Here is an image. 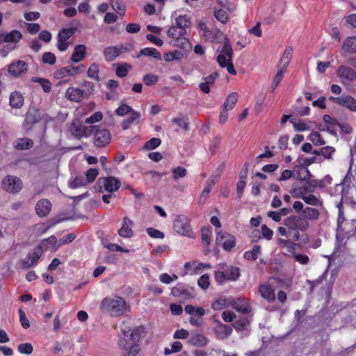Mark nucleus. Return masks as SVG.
<instances>
[{"instance_id":"nucleus-44","label":"nucleus","mask_w":356,"mask_h":356,"mask_svg":"<svg viewBox=\"0 0 356 356\" xmlns=\"http://www.w3.org/2000/svg\"><path fill=\"white\" fill-rule=\"evenodd\" d=\"M186 33V31L181 29L178 26H171L168 31V35L172 38V40H175L179 37L184 36Z\"/></svg>"},{"instance_id":"nucleus-57","label":"nucleus","mask_w":356,"mask_h":356,"mask_svg":"<svg viewBox=\"0 0 356 356\" xmlns=\"http://www.w3.org/2000/svg\"><path fill=\"white\" fill-rule=\"evenodd\" d=\"M216 184V180H213V179L209 178L205 184V186L202 193L201 197L204 200L207 199V197L208 195L209 194V193L211 192L213 186Z\"/></svg>"},{"instance_id":"nucleus-1","label":"nucleus","mask_w":356,"mask_h":356,"mask_svg":"<svg viewBox=\"0 0 356 356\" xmlns=\"http://www.w3.org/2000/svg\"><path fill=\"white\" fill-rule=\"evenodd\" d=\"M129 332L130 330L122 331L118 344L120 348L127 351L126 353L136 355L140 350L138 342L141 334L145 332V327L143 326L136 327L130 333Z\"/></svg>"},{"instance_id":"nucleus-9","label":"nucleus","mask_w":356,"mask_h":356,"mask_svg":"<svg viewBox=\"0 0 356 356\" xmlns=\"http://www.w3.org/2000/svg\"><path fill=\"white\" fill-rule=\"evenodd\" d=\"M94 129H95V126L86 127L79 120H74L70 126L71 134L76 138L90 136V130Z\"/></svg>"},{"instance_id":"nucleus-32","label":"nucleus","mask_w":356,"mask_h":356,"mask_svg":"<svg viewBox=\"0 0 356 356\" xmlns=\"http://www.w3.org/2000/svg\"><path fill=\"white\" fill-rule=\"evenodd\" d=\"M103 53L106 60L111 62L120 54V50L116 46H110L105 48Z\"/></svg>"},{"instance_id":"nucleus-51","label":"nucleus","mask_w":356,"mask_h":356,"mask_svg":"<svg viewBox=\"0 0 356 356\" xmlns=\"http://www.w3.org/2000/svg\"><path fill=\"white\" fill-rule=\"evenodd\" d=\"M211 229L209 227H204L201 229V238L202 241L204 245H209L211 240Z\"/></svg>"},{"instance_id":"nucleus-26","label":"nucleus","mask_w":356,"mask_h":356,"mask_svg":"<svg viewBox=\"0 0 356 356\" xmlns=\"http://www.w3.org/2000/svg\"><path fill=\"white\" fill-rule=\"evenodd\" d=\"M170 43L175 47L184 49L185 51H189L192 49V44L184 35L179 37L175 40H172Z\"/></svg>"},{"instance_id":"nucleus-3","label":"nucleus","mask_w":356,"mask_h":356,"mask_svg":"<svg viewBox=\"0 0 356 356\" xmlns=\"http://www.w3.org/2000/svg\"><path fill=\"white\" fill-rule=\"evenodd\" d=\"M337 76L345 86H350L356 82V71L350 66L341 65L336 71Z\"/></svg>"},{"instance_id":"nucleus-62","label":"nucleus","mask_w":356,"mask_h":356,"mask_svg":"<svg viewBox=\"0 0 356 356\" xmlns=\"http://www.w3.org/2000/svg\"><path fill=\"white\" fill-rule=\"evenodd\" d=\"M297 179L305 182L309 179L312 177L310 171L307 168L300 167Z\"/></svg>"},{"instance_id":"nucleus-30","label":"nucleus","mask_w":356,"mask_h":356,"mask_svg":"<svg viewBox=\"0 0 356 356\" xmlns=\"http://www.w3.org/2000/svg\"><path fill=\"white\" fill-rule=\"evenodd\" d=\"M317 187L323 188H325V184H323V181L320 179H309L304 183L303 190H305V191H308V193H313Z\"/></svg>"},{"instance_id":"nucleus-45","label":"nucleus","mask_w":356,"mask_h":356,"mask_svg":"<svg viewBox=\"0 0 356 356\" xmlns=\"http://www.w3.org/2000/svg\"><path fill=\"white\" fill-rule=\"evenodd\" d=\"M304 184L300 186L298 184H293L290 193L293 197L301 198L302 197L308 193V191H305Z\"/></svg>"},{"instance_id":"nucleus-31","label":"nucleus","mask_w":356,"mask_h":356,"mask_svg":"<svg viewBox=\"0 0 356 356\" xmlns=\"http://www.w3.org/2000/svg\"><path fill=\"white\" fill-rule=\"evenodd\" d=\"M33 146V142L29 138H18L14 143V147L18 150H26Z\"/></svg>"},{"instance_id":"nucleus-42","label":"nucleus","mask_w":356,"mask_h":356,"mask_svg":"<svg viewBox=\"0 0 356 356\" xmlns=\"http://www.w3.org/2000/svg\"><path fill=\"white\" fill-rule=\"evenodd\" d=\"M297 161L299 164V167L302 166V165L308 166L314 163L323 162V157L312 156L310 158H306V157L300 156L298 159Z\"/></svg>"},{"instance_id":"nucleus-61","label":"nucleus","mask_w":356,"mask_h":356,"mask_svg":"<svg viewBox=\"0 0 356 356\" xmlns=\"http://www.w3.org/2000/svg\"><path fill=\"white\" fill-rule=\"evenodd\" d=\"M42 63L49 65H54L56 61V57L54 54L51 52H44L42 58Z\"/></svg>"},{"instance_id":"nucleus-47","label":"nucleus","mask_w":356,"mask_h":356,"mask_svg":"<svg viewBox=\"0 0 356 356\" xmlns=\"http://www.w3.org/2000/svg\"><path fill=\"white\" fill-rule=\"evenodd\" d=\"M302 200L307 204L323 207V202L313 194H306L302 197Z\"/></svg>"},{"instance_id":"nucleus-33","label":"nucleus","mask_w":356,"mask_h":356,"mask_svg":"<svg viewBox=\"0 0 356 356\" xmlns=\"http://www.w3.org/2000/svg\"><path fill=\"white\" fill-rule=\"evenodd\" d=\"M140 114L136 111H132L129 118L122 122V127L124 130L128 129L131 124H136L139 122Z\"/></svg>"},{"instance_id":"nucleus-60","label":"nucleus","mask_w":356,"mask_h":356,"mask_svg":"<svg viewBox=\"0 0 356 356\" xmlns=\"http://www.w3.org/2000/svg\"><path fill=\"white\" fill-rule=\"evenodd\" d=\"M172 177L175 180H177L179 178H183L186 175V168L179 166L174 168L172 170Z\"/></svg>"},{"instance_id":"nucleus-2","label":"nucleus","mask_w":356,"mask_h":356,"mask_svg":"<svg viewBox=\"0 0 356 356\" xmlns=\"http://www.w3.org/2000/svg\"><path fill=\"white\" fill-rule=\"evenodd\" d=\"M100 309L112 317H119L129 312L130 306L122 297H106L101 302Z\"/></svg>"},{"instance_id":"nucleus-11","label":"nucleus","mask_w":356,"mask_h":356,"mask_svg":"<svg viewBox=\"0 0 356 356\" xmlns=\"http://www.w3.org/2000/svg\"><path fill=\"white\" fill-rule=\"evenodd\" d=\"M171 295L175 297L191 299L195 297V289L184 283H178L171 290Z\"/></svg>"},{"instance_id":"nucleus-12","label":"nucleus","mask_w":356,"mask_h":356,"mask_svg":"<svg viewBox=\"0 0 356 356\" xmlns=\"http://www.w3.org/2000/svg\"><path fill=\"white\" fill-rule=\"evenodd\" d=\"M97 186L104 191L113 193L118 191L120 186V181L114 177H101L98 179Z\"/></svg>"},{"instance_id":"nucleus-19","label":"nucleus","mask_w":356,"mask_h":356,"mask_svg":"<svg viewBox=\"0 0 356 356\" xmlns=\"http://www.w3.org/2000/svg\"><path fill=\"white\" fill-rule=\"evenodd\" d=\"M86 56V47L84 44H77L74 47L70 61L74 63L84 60Z\"/></svg>"},{"instance_id":"nucleus-36","label":"nucleus","mask_w":356,"mask_h":356,"mask_svg":"<svg viewBox=\"0 0 356 356\" xmlns=\"http://www.w3.org/2000/svg\"><path fill=\"white\" fill-rule=\"evenodd\" d=\"M302 214L307 220H316L319 218L320 212L316 208L307 207L303 209Z\"/></svg>"},{"instance_id":"nucleus-18","label":"nucleus","mask_w":356,"mask_h":356,"mask_svg":"<svg viewBox=\"0 0 356 356\" xmlns=\"http://www.w3.org/2000/svg\"><path fill=\"white\" fill-rule=\"evenodd\" d=\"M86 92L83 90L70 87L67 89L65 97L70 101L80 102L83 99Z\"/></svg>"},{"instance_id":"nucleus-29","label":"nucleus","mask_w":356,"mask_h":356,"mask_svg":"<svg viewBox=\"0 0 356 356\" xmlns=\"http://www.w3.org/2000/svg\"><path fill=\"white\" fill-rule=\"evenodd\" d=\"M232 332V328L225 324H219L215 328V333L220 339L227 338Z\"/></svg>"},{"instance_id":"nucleus-6","label":"nucleus","mask_w":356,"mask_h":356,"mask_svg":"<svg viewBox=\"0 0 356 356\" xmlns=\"http://www.w3.org/2000/svg\"><path fill=\"white\" fill-rule=\"evenodd\" d=\"M95 129L90 130V136L94 134V144L98 147H102L108 145L111 140V135L106 129H100L99 126L94 125Z\"/></svg>"},{"instance_id":"nucleus-14","label":"nucleus","mask_w":356,"mask_h":356,"mask_svg":"<svg viewBox=\"0 0 356 356\" xmlns=\"http://www.w3.org/2000/svg\"><path fill=\"white\" fill-rule=\"evenodd\" d=\"M51 202L48 199L40 200L35 207V213L40 218L47 216L51 212Z\"/></svg>"},{"instance_id":"nucleus-38","label":"nucleus","mask_w":356,"mask_h":356,"mask_svg":"<svg viewBox=\"0 0 356 356\" xmlns=\"http://www.w3.org/2000/svg\"><path fill=\"white\" fill-rule=\"evenodd\" d=\"M292 51H293V49L291 47H287L281 59H280V68H284V70H286V68L287 67V66L289 65V63H290V60L291 59V57H292Z\"/></svg>"},{"instance_id":"nucleus-43","label":"nucleus","mask_w":356,"mask_h":356,"mask_svg":"<svg viewBox=\"0 0 356 356\" xmlns=\"http://www.w3.org/2000/svg\"><path fill=\"white\" fill-rule=\"evenodd\" d=\"M261 254V246L255 245L252 249L244 253V258L249 261H254Z\"/></svg>"},{"instance_id":"nucleus-39","label":"nucleus","mask_w":356,"mask_h":356,"mask_svg":"<svg viewBox=\"0 0 356 356\" xmlns=\"http://www.w3.org/2000/svg\"><path fill=\"white\" fill-rule=\"evenodd\" d=\"M99 68L98 64L93 63H92L87 71V75L89 78L95 80L97 82L100 81L99 76Z\"/></svg>"},{"instance_id":"nucleus-16","label":"nucleus","mask_w":356,"mask_h":356,"mask_svg":"<svg viewBox=\"0 0 356 356\" xmlns=\"http://www.w3.org/2000/svg\"><path fill=\"white\" fill-rule=\"evenodd\" d=\"M259 293L261 296L266 299L268 302L275 301L276 296L275 289L268 284H261L258 289Z\"/></svg>"},{"instance_id":"nucleus-35","label":"nucleus","mask_w":356,"mask_h":356,"mask_svg":"<svg viewBox=\"0 0 356 356\" xmlns=\"http://www.w3.org/2000/svg\"><path fill=\"white\" fill-rule=\"evenodd\" d=\"M207 342V339L200 334H193L188 339V343L190 344L198 347H203L206 346Z\"/></svg>"},{"instance_id":"nucleus-41","label":"nucleus","mask_w":356,"mask_h":356,"mask_svg":"<svg viewBox=\"0 0 356 356\" xmlns=\"http://www.w3.org/2000/svg\"><path fill=\"white\" fill-rule=\"evenodd\" d=\"M56 243H57V238L55 236H51L50 237L42 240L40 244L38 245V247H40L42 251L44 250H47L51 246L54 248V250L56 249Z\"/></svg>"},{"instance_id":"nucleus-50","label":"nucleus","mask_w":356,"mask_h":356,"mask_svg":"<svg viewBox=\"0 0 356 356\" xmlns=\"http://www.w3.org/2000/svg\"><path fill=\"white\" fill-rule=\"evenodd\" d=\"M32 81L34 83H38L40 84L42 90L45 92H49L51 89V83L45 78L33 77Z\"/></svg>"},{"instance_id":"nucleus-40","label":"nucleus","mask_w":356,"mask_h":356,"mask_svg":"<svg viewBox=\"0 0 356 356\" xmlns=\"http://www.w3.org/2000/svg\"><path fill=\"white\" fill-rule=\"evenodd\" d=\"M237 99L238 95L236 92H232L229 94L224 102V110H232L235 106Z\"/></svg>"},{"instance_id":"nucleus-23","label":"nucleus","mask_w":356,"mask_h":356,"mask_svg":"<svg viewBox=\"0 0 356 356\" xmlns=\"http://www.w3.org/2000/svg\"><path fill=\"white\" fill-rule=\"evenodd\" d=\"M39 113L37 110L33 111H29L25 116L24 127L29 129L32 126L39 121Z\"/></svg>"},{"instance_id":"nucleus-46","label":"nucleus","mask_w":356,"mask_h":356,"mask_svg":"<svg viewBox=\"0 0 356 356\" xmlns=\"http://www.w3.org/2000/svg\"><path fill=\"white\" fill-rule=\"evenodd\" d=\"M183 57L184 54L177 50L165 53L163 55V59L167 62L180 60Z\"/></svg>"},{"instance_id":"nucleus-53","label":"nucleus","mask_w":356,"mask_h":356,"mask_svg":"<svg viewBox=\"0 0 356 356\" xmlns=\"http://www.w3.org/2000/svg\"><path fill=\"white\" fill-rule=\"evenodd\" d=\"M131 69V65L124 63L118 66L115 70L116 75L118 77L123 78L125 77L129 70Z\"/></svg>"},{"instance_id":"nucleus-25","label":"nucleus","mask_w":356,"mask_h":356,"mask_svg":"<svg viewBox=\"0 0 356 356\" xmlns=\"http://www.w3.org/2000/svg\"><path fill=\"white\" fill-rule=\"evenodd\" d=\"M340 106L353 112H356V99L348 95H342Z\"/></svg>"},{"instance_id":"nucleus-49","label":"nucleus","mask_w":356,"mask_h":356,"mask_svg":"<svg viewBox=\"0 0 356 356\" xmlns=\"http://www.w3.org/2000/svg\"><path fill=\"white\" fill-rule=\"evenodd\" d=\"M337 245L335 248V250L333 252L332 257L337 258L341 256V253H345L346 248V242L343 243V238L339 241V236L337 235Z\"/></svg>"},{"instance_id":"nucleus-28","label":"nucleus","mask_w":356,"mask_h":356,"mask_svg":"<svg viewBox=\"0 0 356 356\" xmlns=\"http://www.w3.org/2000/svg\"><path fill=\"white\" fill-rule=\"evenodd\" d=\"M219 76V74L218 72H214L207 77L204 78V81L200 84V89L206 94H208L210 92L209 85H211L214 83L215 79Z\"/></svg>"},{"instance_id":"nucleus-22","label":"nucleus","mask_w":356,"mask_h":356,"mask_svg":"<svg viewBox=\"0 0 356 356\" xmlns=\"http://www.w3.org/2000/svg\"><path fill=\"white\" fill-rule=\"evenodd\" d=\"M232 307L243 314H249L251 312L250 305L244 298H238L233 300Z\"/></svg>"},{"instance_id":"nucleus-37","label":"nucleus","mask_w":356,"mask_h":356,"mask_svg":"<svg viewBox=\"0 0 356 356\" xmlns=\"http://www.w3.org/2000/svg\"><path fill=\"white\" fill-rule=\"evenodd\" d=\"M111 8L120 15L123 16L125 14L126 6L122 0H108Z\"/></svg>"},{"instance_id":"nucleus-24","label":"nucleus","mask_w":356,"mask_h":356,"mask_svg":"<svg viewBox=\"0 0 356 356\" xmlns=\"http://www.w3.org/2000/svg\"><path fill=\"white\" fill-rule=\"evenodd\" d=\"M217 51L220 52L219 55L223 56L225 59L232 60L234 51L227 38H225L222 47L221 49L218 47Z\"/></svg>"},{"instance_id":"nucleus-20","label":"nucleus","mask_w":356,"mask_h":356,"mask_svg":"<svg viewBox=\"0 0 356 356\" xmlns=\"http://www.w3.org/2000/svg\"><path fill=\"white\" fill-rule=\"evenodd\" d=\"M132 225L133 222L130 219L127 217H124L122 226L118 231V234L124 238L131 237L133 235Z\"/></svg>"},{"instance_id":"nucleus-27","label":"nucleus","mask_w":356,"mask_h":356,"mask_svg":"<svg viewBox=\"0 0 356 356\" xmlns=\"http://www.w3.org/2000/svg\"><path fill=\"white\" fill-rule=\"evenodd\" d=\"M10 105L12 108H20L24 105V97L21 92L15 91L10 95Z\"/></svg>"},{"instance_id":"nucleus-64","label":"nucleus","mask_w":356,"mask_h":356,"mask_svg":"<svg viewBox=\"0 0 356 356\" xmlns=\"http://www.w3.org/2000/svg\"><path fill=\"white\" fill-rule=\"evenodd\" d=\"M99 172L95 168H90L86 172V180H87L88 184L92 183L96 177H97Z\"/></svg>"},{"instance_id":"nucleus-58","label":"nucleus","mask_w":356,"mask_h":356,"mask_svg":"<svg viewBox=\"0 0 356 356\" xmlns=\"http://www.w3.org/2000/svg\"><path fill=\"white\" fill-rule=\"evenodd\" d=\"M17 350L22 354L30 355L33 353V348L30 343H23L18 346Z\"/></svg>"},{"instance_id":"nucleus-4","label":"nucleus","mask_w":356,"mask_h":356,"mask_svg":"<svg viewBox=\"0 0 356 356\" xmlns=\"http://www.w3.org/2000/svg\"><path fill=\"white\" fill-rule=\"evenodd\" d=\"M284 225L290 230L305 232L309 226L308 221L302 216L292 215L284 219Z\"/></svg>"},{"instance_id":"nucleus-5","label":"nucleus","mask_w":356,"mask_h":356,"mask_svg":"<svg viewBox=\"0 0 356 356\" xmlns=\"http://www.w3.org/2000/svg\"><path fill=\"white\" fill-rule=\"evenodd\" d=\"M1 186L6 192L17 194L22 189L23 182L17 177L6 175L1 181Z\"/></svg>"},{"instance_id":"nucleus-10","label":"nucleus","mask_w":356,"mask_h":356,"mask_svg":"<svg viewBox=\"0 0 356 356\" xmlns=\"http://www.w3.org/2000/svg\"><path fill=\"white\" fill-rule=\"evenodd\" d=\"M216 244L222 246L225 250H231L236 245L235 238L227 232L220 231L216 234Z\"/></svg>"},{"instance_id":"nucleus-48","label":"nucleus","mask_w":356,"mask_h":356,"mask_svg":"<svg viewBox=\"0 0 356 356\" xmlns=\"http://www.w3.org/2000/svg\"><path fill=\"white\" fill-rule=\"evenodd\" d=\"M176 24L181 29L186 30L191 25V18L187 15H180L176 18Z\"/></svg>"},{"instance_id":"nucleus-17","label":"nucleus","mask_w":356,"mask_h":356,"mask_svg":"<svg viewBox=\"0 0 356 356\" xmlns=\"http://www.w3.org/2000/svg\"><path fill=\"white\" fill-rule=\"evenodd\" d=\"M218 268L225 271L227 280L235 281L240 275V270L238 267L227 266L225 264H220L218 265Z\"/></svg>"},{"instance_id":"nucleus-13","label":"nucleus","mask_w":356,"mask_h":356,"mask_svg":"<svg viewBox=\"0 0 356 356\" xmlns=\"http://www.w3.org/2000/svg\"><path fill=\"white\" fill-rule=\"evenodd\" d=\"M42 250L40 247H35L32 254H28L26 257L22 261V267L28 269L36 266L38 260L42 254Z\"/></svg>"},{"instance_id":"nucleus-15","label":"nucleus","mask_w":356,"mask_h":356,"mask_svg":"<svg viewBox=\"0 0 356 356\" xmlns=\"http://www.w3.org/2000/svg\"><path fill=\"white\" fill-rule=\"evenodd\" d=\"M8 71L12 76L15 77L19 76L27 71V64L23 60H18L9 65Z\"/></svg>"},{"instance_id":"nucleus-63","label":"nucleus","mask_w":356,"mask_h":356,"mask_svg":"<svg viewBox=\"0 0 356 356\" xmlns=\"http://www.w3.org/2000/svg\"><path fill=\"white\" fill-rule=\"evenodd\" d=\"M335 152V149L332 146H326L321 148V155L323 159H332V154Z\"/></svg>"},{"instance_id":"nucleus-55","label":"nucleus","mask_w":356,"mask_h":356,"mask_svg":"<svg viewBox=\"0 0 356 356\" xmlns=\"http://www.w3.org/2000/svg\"><path fill=\"white\" fill-rule=\"evenodd\" d=\"M284 72H285V70H284V68H280L277 70V74L275 76V77L273 80L271 86H270L271 92H273L275 90V89L277 88V86L279 85L280 81L283 78V75H284Z\"/></svg>"},{"instance_id":"nucleus-8","label":"nucleus","mask_w":356,"mask_h":356,"mask_svg":"<svg viewBox=\"0 0 356 356\" xmlns=\"http://www.w3.org/2000/svg\"><path fill=\"white\" fill-rule=\"evenodd\" d=\"M173 228L180 234L191 236L193 234L188 218L184 215H179L174 221Z\"/></svg>"},{"instance_id":"nucleus-34","label":"nucleus","mask_w":356,"mask_h":356,"mask_svg":"<svg viewBox=\"0 0 356 356\" xmlns=\"http://www.w3.org/2000/svg\"><path fill=\"white\" fill-rule=\"evenodd\" d=\"M216 60L221 67L227 68V70L229 74H231L232 75L236 74V72L234 67L232 64V60H226V59H225V58L223 57L222 55H218L217 56Z\"/></svg>"},{"instance_id":"nucleus-21","label":"nucleus","mask_w":356,"mask_h":356,"mask_svg":"<svg viewBox=\"0 0 356 356\" xmlns=\"http://www.w3.org/2000/svg\"><path fill=\"white\" fill-rule=\"evenodd\" d=\"M341 49L345 53L356 54V36H350L346 38Z\"/></svg>"},{"instance_id":"nucleus-56","label":"nucleus","mask_w":356,"mask_h":356,"mask_svg":"<svg viewBox=\"0 0 356 356\" xmlns=\"http://www.w3.org/2000/svg\"><path fill=\"white\" fill-rule=\"evenodd\" d=\"M88 184L87 180L83 176H76L74 179L70 183V188H76L79 187L84 186Z\"/></svg>"},{"instance_id":"nucleus-54","label":"nucleus","mask_w":356,"mask_h":356,"mask_svg":"<svg viewBox=\"0 0 356 356\" xmlns=\"http://www.w3.org/2000/svg\"><path fill=\"white\" fill-rule=\"evenodd\" d=\"M309 138L314 145H323L325 144V141L321 138L320 133L318 131L311 133Z\"/></svg>"},{"instance_id":"nucleus-52","label":"nucleus","mask_w":356,"mask_h":356,"mask_svg":"<svg viewBox=\"0 0 356 356\" xmlns=\"http://www.w3.org/2000/svg\"><path fill=\"white\" fill-rule=\"evenodd\" d=\"M67 76H73L70 66L60 68L55 72V77L56 79H63Z\"/></svg>"},{"instance_id":"nucleus-7","label":"nucleus","mask_w":356,"mask_h":356,"mask_svg":"<svg viewBox=\"0 0 356 356\" xmlns=\"http://www.w3.org/2000/svg\"><path fill=\"white\" fill-rule=\"evenodd\" d=\"M76 27L62 29L58 34L57 48L60 51H65L68 49L70 42L68 40L76 33Z\"/></svg>"},{"instance_id":"nucleus-59","label":"nucleus","mask_w":356,"mask_h":356,"mask_svg":"<svg viewBox=\"0 0 356 356\" xmlns=\"http://www.w3.org/2000/svg\"><path fill=\"white\" fill-rule=\"evenodd\" d=\"M198 286L203 290H206L210 286L209 275L208 274L202 275L197 280Z\"/></svg>"}]
</instances>
